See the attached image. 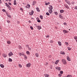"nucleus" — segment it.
I'll use <instances>...</instances> for the list:
<instances>
[{
	"label": "nucleus",
	"mask_w": 77,
	"mask_h": 77,
	"mask_svg": "<svg viewBox=\"0 0 77 77\" xmlns=\"http://www.w3.org/2000/svg\"><path fill=\"white\" fill-rule=\"evenodd\" d=\"M61 61L63 63V64L64 65H66V63H67L66 62V61L64 59H62Z\"/></svg>",
	"instance_id": "f257e3e1"
},
{
	"label": "nucleus",
	"mask_w": 77,
	"mask_h": 77,
	"mask_svg": "<svg viewBox=\"0 0 77 77\" xmlns=\"http://www.w3.org/2000/svg\"><path fill=\"white\" fill-rule=\"evenodd\" d=\"M8 55L10 57L11 56H13V53H12V51H11L10 53H9Z\"/></svg>",
	"instance_id": "f03ea898"
},
{
	"label": "nucleus",
	"mask_w": 77,
	"mask_h": 77,
	"mask_svg": "<svg viewBox=\"0 0 77 77\" xmlns=\"http://www.w3.org/2000/svg\"><path fill=\"white\" fill-rule=\"evenodd\" d=\"M34 13V11L33 10H32L31 12H30L29 13V14L30 15H33V14Z\"/></svg>",
	"instance_id": "7ed1b4c3"
},
{
	"label": "nucleus",
	"mask_w": 77,
	"mask_h": 77,
	"mask_svg": "<svg viewBox=\"0 0 77 77\" xmlns=\"http://www.w3.org/2000/svg\"><path fill=\"white\" fill-rule=\"evenodd\" d=\"M26 8H27V9H29V8H30V5L29 4H27V5L26 6Z\"/></svg>",
	"instance_id": "20e7f679"
},
{
	"label": "nucleus",
	"mask_w": 77,
	"mask_h": 77,
	"mask_svg": "<svg viewBox=\"0 0 77 77\" xmlns=\"http://www.w3.org/2000/svg\"><path fill=\"white\" fill-rule=\"evenodd\" d=\"M2 56L4 57H7V54H3Z\"/></svg>",
	"instance_id": "39448f33"
},
{
	"label": "nucleus",
	"mask_w": 77,
	"mask_h": 77,
	"mask_svg": "<svg viewBox=\"0 0 77 77\" xmlns=\"http://www.w3.org/2000/svg\"><path fill=\"white\" fill-rule=\"evenodd\" d=\"M56 69H57V70H58V71H60L61 70L60 67H56Z\"/></svg>",
	"instance_id": "423d86ee"
},
{
	"label": "nucleus",
	"mask_w": 77,
	"mask_h": 77,
	"mask_svg": "<svg viewBox=\"0 0 77 77\" xmlns=\"http://www.w3.org/2000/svg\"><path fill=\"white\" fill-rule=\"evenodd\" d=\"M33 3L32 4V6H35V4L36 3V2L35 1H34L33 2Z\"/></svg>",
	"instance_id": "0eeeda50"
},
{
	"label": "nucleus",
	"mask_w": 77,
	"mask_h": 77,
	"mask_svg": "<svg viewBox=\"0 0 77 77\" xmlns=\"http://www.w3.org/2000/svg\"><path fill=\"white\" fill-rule=\"evenodd\" d=\"M26 66L27 67H28V68H29L30 66V64L29 63L26 64Z\"/></svg>",
	"instance_id": "6e6552de"
},
{
	"label": "nucleus",
	"mask_w": 77,
	"mask_h": 77,
	"mask_svg": "<svg viewBox=\"0 0 77 77\" xmlns=\"http://www.w3.org/2000/svg\"><path fill=\"white\" fill-rule=\"evenodd\" d=\"M67 59L68 61H70V58L68 56H67Z\"/></svg>",
	"instance_id": "1a4fd4ad"
},
{
	"label": "nucleus",
	"mask_w": 77,
	"mask_h": 77,
	"mask_svg": "<svg viewBox=\"0 0 77 77\" xmlns=\"http://www.w3.org/2000/svg\"><path fill=\"white\" fill-rule=\"evenodd\" d=\"M58 45H59V46H62V44L61 43V42H58Z\"/></svg>",
	"instance_id": "9d476101"
},
{
	"label": "nucleus",
	"mask_w": 77,
	"mask_h": 77,
	"mask_svg": "<svg viewBox=\"0 0 77 77\" xmlns=\"http://www.w3.org/2000/svg\"><path fill=\"white\" fill-rule=\"evenodd\" d=\"M60 13L62 14V13H63V12H64V10H61L60 11Z\"/></svg>",
	"instance_id": "9b49d317"
},
{
	"label": "nucleus",
	"mask_w": 77,
	"mask_h": 77,
	"mask_svg": "<svg viewBox=\"0 0 77 77\" xmlns=\"http://www.w3.org/2000/svg\"><path fill=\"white\" fill-rule=\"evenodd\" d=\"M59 17L61 19H63V16H62L60 14L59 15Z\"/></svg>",
	"instance_id": "f8f14e48"
},
{
	"label": "nucleus",
	"mask_w": 77,
	"mask_h": 77,
	"mask_svg": "<svg viewBox=\"0 0 77 77\" xmlns=\"http://www.w3.org/2000/svg\"><path fill=\"white\" fill-rule=\"evenodd\" d=\"M48 12H49V13H50V14H51V13H52V12H53V11L52 10H48Z\"/></svg>",
	"instance_id": "ddd939ff"
},
{
	"label": "nucleus",
	"mask_w": 77,
	"mask_h": 77,
	"mask_svg": "<svg viewBox=\"0 0 77 77\" xmlns=\"http://www.w3.org/2000/svg\"><path fill=\"white\" fill-rule=\"evenodd\" d=\"M7 43L8 44H11V42L9 40H8L7 42Z\"/></svg>",
	"instance_id": "4468645a"
},
{
	"label": "nucleus",
	"mask_w": 77,
	"mask_h": 77,
	"mask_svg": "<svg viewBox=\"0 0 77 77\" xmlns=\"http://www.w3.org/2000/svg\"><path fill=\"white\" fill-rule=\"evenodd\" d=\"M35 56L37 57H39V54L38 53H36L35 54Z\"/></svg>",
	"instance_id": "2eb2a0df"
},
{
	"label": "nucleus",
	"mask_w": 77,
	"mask_h": 77,
	"mask_svg": "<svg viewBox=\"0 0 77 77\" xmlns=\"http://www.w3.org/2000/svg\"><path fill=\"white\" fill-rule=\"evenodd\" d=\"M0 66L1 68H3L5 67V66H4V65L3 64H1L0 65Z\"/></svg>",
	"instance_id": "dca6fc26"
},
{
	"label": "nucleus",
	"mask_w": 77,
	"mask_h": 77,
	"mask_svg": "<svg viewBox=\"0 0 77 77\" xmlns=\"http://www.w3.org/2000/svg\"><path fill=\"white\" fill-rule=\"evenodd\" d=\"M36 9L37 11V12H40V10H39V8L37 7L36 8Z\"/></svg>",
	"instance_id": "f3484780"
},
{
	"label": "nucleus",
	"mask_w": 77,
	"mask_h": 77,
	"mask_svg": "<svg viewBox=\"0 0 77 77\" xmlns=\"http://www.w3.org/2000/svg\"><path fill=\"white\" fill-rule=\"evenodd\" d=\"M44 75L45 77H49V74H44Z\"/></svg>",
	"instance_id": "a211bd4d"
},
{
	"label": "nucleus",
	"mask_w": 77,
	"mask_h": 77,
	"mask_svg": "<svg viewBox=\"0 0 77 77\" xmlns=\"http://www.w3.org/2000/svg\"><path fill=\"white\" fill-rule=\"evenodd\" d=\"M49 9L50 10H52V9H53V6L51 5L50 7L49 8Z\"/></svg>",
	"instance_id": "6ab92c4d"
},
{
	"label": "nucleus",
	"mask_w": 77,
	"mask_h": 77,
	"mask_svg": "<svg viewBox=\"0 0 77 77\" xmlns=\"http://www.w3.org/2000/svg\"><path fill=\"white\" fill-rule=\"evenodd\" d=\"M63 33H67V31L66 30H63Z\"/></svg>",
	"instance_id": "aec40b11"
},
{
	"label": "nucleus",
	"mask_w": 77,
	"mask_h": 77,
	"mask_svg": "<svg viewBox=\"0 0 77 77\" xmlns=\"http://www.w3.org/2000/svg\"><path fill=\"white\" fill-rule=\"evenodd\" d=\"M14 5H17V2H16V0H14Z\"/></svg>",
	"instance_id": "412c9836"
},
{
	"label": "nucleus",
	"mask_w": 77,
	"mask_h": 77,
	"mask_svg": "<svg viewBox=\"0 0 77 77\" xmlns=\"http://www.w3.org/2000/svg\"><path fill=\"white\" fill-rule=\"evenodd\" d=\"M60 54H65V53L63 51H61L60 52Z\"/></svg>",
	"instance_id": "4be33fe9"
},
{
	"label": "nucleus",
	"mask_w": 77,
	"mask_h": 77,
	"mask_svg": "<svg viewBox=\"0 0 77 77\" xmlns=\"http://www.w3.org/2000/svg\"><path fill=\"white\" fill-rule=\"evenodd\" d=\"M26 53L28 55H29L30 54V52L29 51H27L26 52Z\"/></svg>",
	"instance_id": "5701e85b"
},
{
	"label": "nucleus",
	"mask_w": 77,
	"mask_h": 77,
	"mask_svg": "<svg viewBox=\"0 0 77 77\" xmlns=\"http://www.w3.org/2000/svg\"><path fill=\"white\" fill-rule=\"evenodd\" d=\"M40 18L41 19V20H42L43 19V16L41 15H40Z\"/></svg>",
	"instance_id": "b1692460"
},
{
	"label": "nucleus",
	"mask_w": 77,
	"mask_h": 77,
	"mask_svg": "<svg viewBox=\"0 0 77 77\" xmlns=\"http://www.w3.org/2000/svg\"><path fill=\"white\" fill-rule=\"evenodd\" d=\"M38 30H40L41 29V26L40 27V26H38Z\"/></svg>",
	"instance_id": "393cba45"
},
{
	"label": "nucleus",
	"mask_w": 77,
	"mask_h": 77,
	"mask_svg": "<svg viewBox=\"0 0 77 77\" xmlns=\"http://www.w3.org/2000/svg\"><path fill=\"white\" fill-rule=\"evenodd\" d=\"M20 11H22V12H23V11H24V10H23V8H20Z\"/></svg>",
	"instance_id": "a878e982"
},
{
	"label": "nucleus",
	"mask_w": 77,
	"mask_h": 77,
	"mask_svg": "<svg viewBox=\"0 0 77 77\" xmlns=\"http://www.w3.org/2000/svg\"><path fill=\"white\" fill-rule=\"evenodd\" d=\"M8 61L9 62H12V60L11 59V58H9L8 60Z\"/></svg>",
	"instance_id": "bb28decb"
},
{
	"label": "nucleus",
	"mask_w": 77,
	"mask_h": 77,
	"mask_svg": "<svg viewBox=\"0 0 77 77\" xmlns=\"http://www.w3.org/2000/svg\"><path fill=\"white\" fill-rule=\"evenodd\" d=\"M7 15L8 17H9V18H11V15H10L9 14H7Z\"/></svg>",
	"instance_id": "cd10ccee"
},
{
	"label": "nucleus",
	"mask_w": 77,
	"mask_h": 77,
	"mask_svg": "<svg viewBox=\"0 0 77 77\" xmlns=\"http://www.w3.org/2000/svg\"><path fill=\"white\" fill-rule=\"evenodd\" d=\"M67 77H72V76L71 75H68L67 76Z\"/></svg>",
	"instance_id": "c85d7f7f"
},
{
	"label": "nucleus",
	"mask_w": 77,
	"mask_h": 77,
	"mask_svg": "<svg viewBox=\"0 0 77 77\" xmlns=\"http://www.w3.org/2000/svg\"><path fill=\"white\" fill-rule=\"evenodd\" d=\"M65 44L66 45H67V46L68 45H69L68 42H65Z\"/></svg>",
	"instance_id": "c756f323"
},
{
	"label": "nucleus",
	"mask_w": 77,
	"mask_h": 77,
	"mask_svg": "<svg viewBox=\"0 0 77 77\" xmlns=\"http://www.w3.org/2000/svg\"><path fill=\"white\" fill-rule=\"evenodd\" d=\"M54 14H55L56 15H58V13H57V12H54Z\"/></svg>",
	"instance_id": "7c9ffc66"
},
{
	"label": "nucleus",
	"mask_w": 77,
	"mask_h": 77,
	"mask_svg": "<svg viewBox=\"0 0 77 77\" xmlns=\"http://www.w3.org/2000/svg\"><path fill=\"white\" fill-rule=\"evenodd\" d=\"M71 3L72 5H74V4H75V2L74 1H72L71 2Z\"/></svg>",
	"instance_id": "2f4dec72"
},
{
	"label": "nucleus",
	"mask_w": 77,
	"mask_h": 77,
	"mask_svg": "<svg viewBox=\"0 0 77 77\" xmlns=\"http://www.w3.org/2000/svg\"><path fill=\"white\" fill-rule=\"evenodd\" d=\"M19 68H22V65H21L20 64H19Z\"/></svg>",
	"instance_id": "473e14b6"
},
{
	"label": "nucleus",
	"mask_w": 77,
	"mask_h": 77,
	"mask_svg": "<svg viewBox=\"0 0 77 77\" xmlns=\"http://www.w3.org/2000/svg\"><path fill=\"white\" fill-rule=\"evenodd\" d=\"M74 38L75 39V40H76L77 39V36H74Z\"/></svg>",
	"instance_id": "72a5a7b5"
},
{
	"label": "nucleus",
	"mask_w": 77,
	"mask_h": 77,
	"mask_svg": "<svg viewBox=\"0 0 77 77\" xmlns=\"http://www.w3.org/2000/svg\"><path fill=\"white\" fill-rule=\"evenodd\" d=\"M67 48H68V50H69V51H70L71 50V48L68 47Z\"/></svg>",
	"instance_id": "f704fd0d"
},
{
	"label": "nucleus",
	"mask_w": 77,
	"mask_h": 77,
	"mask_svg": "<svg viewBox=\"0 0 77 77\" xmlns=\"http://www.w3.org/2000/svg\"><path fill=\"white\" fill-rule=\"evenodd\" d=\"M24 56V59H27V56H26L25 55V56Z\"/></svg>",
	"instance_id": "c9c22d12"
},
{
	"label": "nucleus",
	"mask_w": 77,
	"mask_h": 77,
	"mask_svg": "<svg viewBox=\"0 0 77 77\" xmlns=\"http://www.w3.org/2000/svg\"><path fill=\"white\" fill-rule=\"evenodd\" d=\"M37 22H38V23H40L41 20H40L38 19L37 20Z\"/></svg>",
	"instance_id": "e433bc0d"
},
{
	"label": "nucleus",
	"mask_w": 77,
	"mask_h": 77,
	"mask_svg": "<svg viewBox=\"0 0 77 77\" xmlns=\"http://www.w3.org/2000/svg\"><path fill=\"white\" fill-rule=\"evenodd\" d=\"M18 54H19V55L20 56H22V54H21V53L20 52H19L18 53Z\"/></svg>",
	"instance_id": "4c0bfd02"
},
{
	"label": "nucleus",
	"mask_w": 77,
	"mask_h": 77,
	"mask_svg": "<svg viewBox=\"0 0 77 77\" xmlns=\"http://www.w3.org/2000/svg\"><path fill=\"white\" fill-rule=\"evenodd\" d=\"M46 15H48V16H49V15H50V14H49V13L48 12H47L46 13Z\"/></svg>",
	"instance_id": "58836bf2"
},
{
	"label": "nucleus",
	"mask_w": 77,
	"mask_h": 77,
	"mask_svg": "<svg viewBox=\"0 0 77 77\" xmlns=\"http://www.w3.org/2000/svg\"><path fill=\"white\" fill-rule=\"evenodd\" d=\"M60 74H62L63 73V71H60Z\"/></svg>",
	"instance_id": "ea45409f"
},
{
	"label": "nucleus",
	"mask_w": 77,
	"mask_h": 77,
	"mask_svg": "<svg viewBox=\"0 0 77 77\" xmlns=\"http://www.w3.org/2000/svg\"><path fill=\"white\" fill-rule=\"evenodd\" d=\"M19 49H20V48H21V46L19 45L18 47Z\"/></svg>",
	"instance_id": "a19ab883"
},
{
	"label": "nucleus",
	"mask_w": 77,
	"mask_h": 77,
	"mask_svg": "<svg viewBox=\"0 0 77 77\" xmlns=\"http://www.w3.org/2000/svg\"><path fill=\"white\" fill-rule=\"evenodd\" d=\"M50 42H51V43H53V42H54V41L53 40H51L50 41Z\"/></svg>",
	"instance_id": "79ce46f5"
},
{
	"label": "nucleus",
	"mask_w": 77,
	"mask_h": 77,
	"mask_svg": "<svg viewBox=\"0 0 77 77\" xmlns=\"http://www.w3.org/2000/svg\"><path fill=\"white\" fill-rule=\"evenodd\" d=\"M26 47H28V48H29V45H26Z\"/></svg>",
	"instance_id": "37998d69"
},
{
	"label": "nucleus",
	"mask_w": 77,
	"mask_h": 77,
	"mask_svg": "<svg viewBox=\"0 0 77 77\" xmlns=\"http://www.w3.org/2000/svg\"><path fill=\"white\" fill-rule=\"evenodd\" d=\"M30 28L31 29V30H33V27L31 26L30 27Z\"/></svg>",
	"instance_id": "c03bdc74"
},
{
	"label": "nucleus",
	"mask_w": 77,
	"mask_h": 77,
	"mask_svg": "<svg viewBox=\"0 0 77 77\" xmlns=\"http://www.w3.org/2000/svg\"><path fill=\"white\" fill-rule=\"evenodd\" d=\"M5 4V6H6L7 7V6H8L9 5H8V4L7 3H6Z\"/></svg>",
	"instance_id": "a18cd8bd"
},
{
	"label": "nucleus",
	"mask_w": 77,
	"mask_h": 77,
	"mask_svg": "<svg viewBox=\"0 0 77 77\" xmlns=\"http://www.w3.org/2000/svg\"><path fill=\"white\" fill-rule=\"evenodd\" d=\"M28 50H29L30 51L31 50H32V49L31 48H28Z\"/></svg>",
	"instance_id": "49530a36"
},
{
	"label": "nucleus",
	"mask_w": 77,
	"mask_h": 77,
	"mask_svg": "<svg viewBox=\"0 0 77 77\" xmlns=\"http://www.w3.org/2000/svg\"><path fill=\"white\" fill-rule=\"evenodd\" d=\"M8 8H9V10H10V11H11V10H12V8H11V7H10Z\"/></svg>",
	"instance_id": "de8ad7c7"
},
{
	"label": "nucleus",
	"mask_w": 77,
	"mask_h": 77,
	"mask_svg": "<svg viewBox=\"0 0 77 77\" xmlns=\"http://www.w3.org/2000/svg\"><path fill=\"white\" fill-rule=\"evenodd\" d=\"M7 23H10V21H9V20H7Z\"/></svg>",
	"instance_id": "09e8293b"
},
{
	"label": "nucleus",
	"mask_w": 77,
	"mask_h": 77,
	"mask_svg": "<svg viewBox=\"0 0 77 77\" xmlns=\"http://www.w3.org/2000/svg\"><path fill=\"white\" fill-rule=\"evenodd\" d=\"M75 9H76V10H77V6H75L74 8Z\"/></svg>",
	"instance_id": "8fccbe9b"
},
{
	"label": "nucleus",
	"mask_w": 77,
	"mask_h": 77,
	"mask_svg": "<svg viewBox=\"0 0 77 77\" xmlns=\"http://www.w3.org/2000/svg\"><path fill=\"white\" fill-rule=\"evenodd\" d=\"M8 5H12V4H11V3L10 2H8Z\"/></svg>",
	"instance_id": "3c124183"
},
{
	"label": "nucleus",
	"mask_w": 77,
	"mask_h": 77,
	"mask_svg": "<svg viewBox=\"0 0 77 77\" xmlns=\"http://www.w3.org/2000/svg\"><path fill=\"white\" fill-rule=\"evenodd\" d=\"M58 76L59 77H61V76H62V74H58Z\"/></svg>",
	"instance_id": "603ef678"
},
{
	"label": "nucleus",
	"mask_w": 77,
	"mask_h": 77,
	"mask_svg": "<svg viewBox=\"0 0 77 77\" xmlns=\"http://www.w3.org/2000/svg\"><path fill=\"white\" fill-rule=\"evenodd\" d=\"M50 35H47L46 36V38H49Z\"/></svg>",
	"instance_id": "864d4df0"
},
{
	"label": "nucleus",
	"mask_w": 77,
	"mask_h": 77,
	"mask_svg": "<svg viewBox=\"0 0 77 77\" xmlns=\"http://www.w3.org/2000/svg\"><path fill=\"white\" fill-rule=\"evenodd\" d=\"M2 11H3V12H6V10H5V9H3L2 10Z\"/></svg>",
	"instance_id": "5fc2aeb1"
},
{
	"label": "nucleus",
	"mask_w": 77,
	"mask_h": 77,
	"mask_svg": "<svg viewBox=\"0 0 77 77\" xmlns=\"http://www.w3.org/2000/svg\"><path fill=\"white\" fill-rule=\"evenodd\" d=\"M63 24H64V25H66V24H67L66 23V22H65V23H63Z\"/></svg>",
	"instance_id": "6e6d98bb"
},
{
	"label": "nucleus",
	"mask_w": 77,
	"mask_h": 77,
	"mask_svg": "<svg viewBox=\"0 0 77 77\" xmlns=\"http://www.w3.org/2000/svg\"><path fill=\"white\" fill-rule=\"evenodd\" d=\"M57 63H58L57 62V61H56L55 63V64H56V65L57 64Z\"/></svg>",
	"instance_id": "4d7b16f0"
},
{
	"label": "nucleus",
	"mask_w": 77,
	"mask_h": 77,
	"mask_svg": "<svg viewBox=\"0 0 77 77\" xmlns=\"http://www.w3.org/2000/svg\"><path fill=\"white\" fill-rule=\"evenodd\" d=\"M22 56H25V55H26L24 54V53H23L22 54Z\"/></svg>",
	"instance_id": "13d9d810"
},
{
	"label": "nucleus",
	"mask_w": 77,
	"mask_h": 77,
	"mask_svg": "<svg viewBox=\"0 0 77 77\" xmlns=\"http://www.w3.org/2000/svg\"><path fill=\"white\" fill-rule=\"evenodd\" d=\"M65 8H67V9H68L69 8V7L68 6H66Z\"/></svg>",
	"instance_id": "bf43d9fd"
},
{
	"label": "nucleus",
	"mask_w": 77,
	"mask_h": 77,
	"mask_svg": "<svg viewBox=\"0 0 77 77\" xmlns=\"http://www.w3.org/2000/svg\"><path fill=\"white\" fill-rule=\"evenodd\" d=\"M7 8H10L11 7H10V5H8L7 7Z\"/></svg>",
	"instance_id": "052dcab7"
},
{
	"label": "nucleus",
	"mask_w": 77,
	"mask_h": 77,
	"mask_svg": "<svg viewBox=\"0 0 77 77\" xmlns=\"http://www.w3.org/2000/svg\"><path fill=\"white\" fill-rule=\"evenodd\" d=\"M17 23L18 24H19L20 23V21H17Z\"/></svg>",
	"instance_id": "680f3d73"
},
{
	"label": "nucleus",
	"mask_w": 77,
	"mask_h": 77,
	"mask_svg": "<svg viewBox=\"0 0 77 77\" xmlns=\"http://www.w3.org/2000/svg\"><path fill=\"white\" fill-rule=\"evenodd\" d=\"M2 3V0H0V4Z\"/></svg>",
	"instance_id": "e2e57ef3"
},
{
	"label": "nucleus",
	"mask_w": 77,
	"mask_h": 77,
	"mask_svg": "<svg viewBox=\"0 0 77 77\" xmlns=\"http://www.w3.org/2000/svg\"><path fill=\"white\" fill-rule=\"evenodd\" d=\"M48 3H45V5H46V6H47V5H48Z\"/></svg>",
	"instance_id": "0e129e2a"
},
{
	"label": "nucleus",
	"mask_w": 77,
	"mask_h": 77,
	"mask_svg": "<svg viewBox=\"0 0 77 77\" xmlns=\"http://www.w3.org/2000/svg\"><path fill=\"white\" fill-rule=\"evenodd\" d=\"M56 62H57L58 63L59 62V60H57Z\"/></svg>",
	"instance_id": "69168bd1"
},
{
	"label": "nucleus",
	"mask_w": 77,
	"mask_h": 77,
	"mask_svg": "<svg viewBox=\"0 0 77 77\" xmlns=\"http://www.w3.org/2000/svg\"><path fill=\"white\" fill-rule=\"evenodd\" d=\"M46 65H48V63H46Z\"/></svg>",
	"instance_id": "338daca9"
},
{
	"label": "nucleus",
	"mask_w": 77,
	"mask_h": 77,
	"mask_svg": "<svg viewBox=\"0 0 77 77\" xmlns=\"http://www.w3.org/2000/svg\"><path fill=\"white\" fill-rule=\"evenodd\" d=\"M28 22H29V23H31V21H30V20H29V21H28Z\"/></svg>",
	"instance_id": "774afa93"
}]
</instances>
